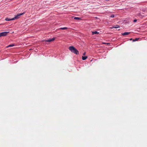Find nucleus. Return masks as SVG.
<instances>
[{"label":"nucleus","instance_id":"nucleus-13","mask_svg":"<svg viewBox=\"0 0 147 147\" xmlns=\"http://www.w3.org/2000/svg\"><path fill=\"white\" fill-rule=\"evenodd\" d=\"M139 39V38H136L135 39H133V42H135L136 41H138Z\"/></svg>","mask_w":147,"mask_h":147},{"label":"nucleus","instance_id":"nucleus-12","mask_svg":"<svg viewBox=\"0 0 147 147\" xmlns=\"http://www.w3.org/2000/svg\"><path fill=\"white\" fill-rule=\"evenodd\" d=\"M14 46V45L12 44V45H9L7 46V48H8V47H13Z\"/></svg>","mask_w":147,"mask_h":147},{"label":"nucleus","instance_id":"nucleus-3","mask_svg":"<svg viewBox=\"0 0 147 147\" xmlns=\"http://www.w3.org/2000/svg\"><path fill=\"white\" fill-rule=\"evenodd\" d=\"M9 32H4L1 33H0V37L2 36H5L7 35Z\"/></svg>","mask_w":147,"mask_h":147},{"label":"nucleus","instance_id":"nucleus-5","mask_svg":"<svg viewBox=\"0 0 147 147\" xmlns=\"http://www.w3.org/2000/svg\"><path fill=\"white\" fill-rule=\"evenodd\" d=\"M130 33V32H125L123 33H122L121 34L123 36H125V35H127L129 34Z\"/></svg>","mask_w":147,"mask_h":147},{"label":"nucleus","instance_id":"nucleus-16","mask_svg":"<svg viewBox=\"0 0 147 147\" xmlns=\"http://www.w3.org/2000/svg\"><path fill=\"white\" fill-rule=\"evenodd\" d=\"M85 54H86V52H84V53H83V55H85Z\"/></svg>","mask_w":147,"mask_h":147},{"label":"nucleus","instance_id":"nucleus-1","mask_svg":"<svg viewBox=\"0 0 147 147\" xmlns=\"http://www.w3.org/2000/svg\"><path fill=\"white\" fill-rule=\"evenodd\" d=\"M69 49L72 53L76 55L79 54L78 51L74 46H71L69 47Z\"/></svg>","mask_w":147,"mask_h":147},{"label":"nucleus","instance_id":"nucleus-2","mask_svg":"<svg viewBox=\"0 0 147 147\" xmlns=\"http://www.w3.org/2000/svg\"><path fill=\"white\" fill-rule=\"evenodd\" d=\"M24 13H25V12H24L22 13H21L18 14L16 16H15L14 18H13L12 20H14L16 19H18L19 18L20 16L23 15Z\"/></svg>","mask_w":147,"mask_h":147},{"label":"nucleus","instance_id":"nucleus-10","mask_svg":"<svg viewBox=\"0 0 147 147\" xmlns=\"http://www.w3.org/2000/svg\"><path fill=\"white\" fill-rule=\"evenodd\" d=\"M67 29V27H64V28H60L59 29H61L62 30H66Z\"/></svg>","mask_w":147,"mask_h":147},{"label":"nucleus","instance_id":"nucleus-7","mask_svg":"<svg viewBox=\"0 0 147 147\" xmlns=\"http://www.w3.org/2000/svg\"><path fill=\"white\" fill-rule=\"evenodd\" d=\"M88 58V57L86 56H82V59L83 60H84Z\"/></svg>","mask_w":147,"mask_h":147},{"label":"nucleus","instance_id":"nucleus-8","mask_svg":"<svg viewBox=\"0 0 147 147\" xmlns=\"http://www.w3.org/2000/svg\"><path fill=\"white\" fill-rule=\"evenodd\" d=\"M92 34L94 35V34H98L99 33V32H98L97 31H95L92 32Z\"/></svg>","mask_w":147,"mask_h":147},{"label":"nucleus","instance_id":"nucleus-11","mask_svg":"<svg viewBox=\"0 0 147 147\" xmlns=\"http://www.w3.org/2000/svg\"><path fill=\"white\" fill-rule=\"evenodd\" d=\"M74 19L76 20H80L81 19L79 17H75L74 18Z\"/></svg>","mask_w":147,"mask_h":147},{"label":"nucleus","instance_id":"nucleus-18","mask_svg":"<svg viewBox=\"0 0 147 147\" xmlns=\"http://www.w3.org/2000/svg\"><path fill=\"white\" fill-rule=\"evenodd\" d=\"M132 40V38H130V40Z\"/></svg>","mask_w":147,"mask_h":147},{"label":"nucleus","instance_id":"nucleus-15","mask_svg":"<svg viewBox=\"0 0 147 147\" xmlns=\"http://www.w3.org/2000/svg\"><path fill=\"white\" fill-rule=\"evenodd\" d=\"M137 21V20L136 19H135L134 20V22H136Z\"/></svg>","mask_w":147,"mask_h":147},{"label":"nucleus","instance_id":"nucleus-4","mask_svg":"<svg viewBox=\"0 0 147 147\" xmlns=\"http://www.w3.org/2000/svg\"><path fill=\"white\" fill-rule=\"evenodd\" d=\"M55 39V38L53 37L52 38L49 39L47 40H45L44 41L45 42H50L54 41Z\"/></svg>","mask_w":147,"mask_h":147},{"label":"nucleus","instance_id":"nucleus-17","mask_svg":"<svg viewBox=\"0 0 147 147\" xmlns=\"http://www.w3.org/2000/svg\"><path fill=\"white\" fill-rule=\"evenodd\" d=\"M102 43L103 44H109V43Z\"/></svg>","mask_w":147,"mask_h":147},{"label":"nucleus","instance_id":"nucleus-6","mask_svg":"<svg viewBox=\"0 0 147 147\" xmlns=\"http://www.w3.org/2000/svg\"><path fill=\"white\" fill-rule=\"evenodd\" d=\"M12 19H13V18H5V20L7 21L13 20H12Z\"/></svg>","mask_w":147,"mask_h":147},{"label":"nucleus","instance_id":"nucleus-9","mask_svg":"<svg viewBox=\"0 0 147 147\" xmlns=\"http://www.w3.org/2000/svg\"><path fill=\"white\" fill-rule=\"evenodd\" d=\"M119 25L114 26H113V27L111 28H119Z\"/></svg>","mask_w":147,"mask_h":147},{"label":"nucleus","instance_id":"nucleus-14","mask_svg":"<svg viewBox=\"0 0 147 147\" xmlns=\"http://www.w3.org/2000/svg\"><path fill=\"white\" fill-rule=\"evenodd\" d=\"M110 17L112 18H114V15L112 14V15H111V16H110Z\"/></svg>","mask_w":147,"mask_h":147}]
</instances>
